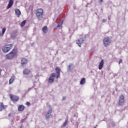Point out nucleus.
<instances>
[{
    "label": "nucleus",
    "mask_w": 128,
    "mask_h": 128,
    "mask_svg": "<svg viewBox=\"0 0 128 128\" xmlns=\"http://www.w3.org/2000/svg\"><path fill=\"white\" fill-rule=\"evenodd\" d=\"M42 30L44 34H46V32H48V26H44L42 28Z\"/></svg>",
    "instance_id": "16"
},
{
    "label": "nucleus",
    "mask_w": 128,
    "mask_h": 128,
    "mask_svg": "<svg viewBox=\"0 0 128 128\" xmlns=\"http://www.w3.org/2000/svg\"><path fill=\"white\" fill-rule=\"evenodd\" d=\"M10 98L12 102H18L20 100V98L13 94H10Z\"/></svg>",
    "instance_id": "7"
},
{
    "label": "nucleus",
    "mask_w": 128,
    "mask_h": 128,
    "mask_svg": "<svg viewBox=\"0 0 128 128\" xmlns=\"http://www.w3.org/2000/svg\"><path fill=\"white\" fill-rule=\"evenodd\" d=\"M52 112V109H50L48 112V114H50Z\"/></svg>",
    "instance_id": "25"
},
{
    "label": "nucleus",
    "mask_w": 128,
    "mask_h": 128,
    "mask_svg": "<svg viewBox=\"0 0 128 128\" xmlns=\"http://www.w3.org/2000/svg\"><path fill=\"white\" fill-rule=\"evenodd\" d=\"M56 72L58 74L56 76V78H60V67H56Z\"/></svg>",
    "instance_id": "8"
},
{
    "label": "nucleus",
    "mask_w": 128,
    "mask_h": 128,
    "mask_svg": "<svg viewBox=\"0 0 128 128\" xmlns=\"http://www.w3.org/2000/svg\"><path fill=\"white\" fill-rule=\"evenodd\" d=\"M110 42H112V40L108 37H106L103 40V44L104 46H108L110 44Z\"/></svg>",
    "instance_id": "3"
},
{
    "label": "nucleus",
    "mask_w": 128,
    "mask_h": 128,
    "mask_svg": "<svg viewBox=\"0 0 128 128\" xmlns=\"http://www.w3.org/2000/svg\"><path fill=\"white\" fill-rule=\"evenodd\" d=\"M66 124H68V120H66L63 124L62 126V128H64V126H66Z\"/></svg>",
    "instance_id": "22"
},
{
    "label": "nucleus",
    "mask_w": 128,
    "mask_h": 128,
    "mask_svg": "<svg viewBox=\"0 0 128 128\" xmlns=\"http://www.w3.org/2000/svg\"><path fill=\"white\" fill-rule=\"evenodd\" d=\"M84 82H86V78H82L80 82V84H84Z\"/></svg>",
    "instance_id": "21"
},
{
    "label": "nucleus",
    "mask_w": 128,
    "mask_h": 128,
    "mask_svg": "<svg viewBox=\"0 0 128 128\" xmlns=\"http://www.w3.org/2000/svg\"><path fill=\"white\" fill-rule=\"evenodd\" d=\"M56 20H58V18H56Z\"/></svg>",
    "instance_id": "35"
},
{
    "label": "nucleus",
    "mask_w": 128,
    "mask_h": 128,
    "mask_svg": "<svg viewBox=\"0 0 128 128\" xmlns=\"http://www.w3.org/2000/svg\"><path fill=\"white\" fill-rule=\"evenodd\" d=\"M14 76H12L9 80L10 84H11L14 82Z\"/></svg>",
    "instance_id": "18"
},
{
    "label": "nucleus",
    "mask_w": 128,
    "mask_h": 128,
    "mask_svg": "<svg viewBox=\"0 0 128 128\" xmlns=\"http://www.w3.org/2000/svg\"><path fill=\"white\" fill-rule=\"evenodd\" d=\"M84 38H80L78 40L76 44H78V46L80 47V46H82V44L84 42Z\"/></svg>",
    "instance_id": "12"
},
{
    "label": "nucleus",
    "mask_w": 128,
    "mask_h": 128,
    "mask_svg": "<svg viewBox=\"0 0 128 128\" xmlns=\"http://www.w3.org/2000/svg\"><path fill=\"white\" fill-rule=\"evenodd\" d=\"M12 4H14V0H10L8 6H7V10H8V8H10L12 6Z\"/></svg>",
    "instance_id": "11"
},
{
    "label": "nucleus",
    "mask_w": 128,
    "mask_h": 128,
    "mask_svg": "<svg viewBox=\"0 0 128 128\" xmlns=\"http://www.w3.org/2000/svg\"><path fill=\"white\" fill-rule=\"evenodd\" d=\"M68 68H69V70H70V65L68 66Z\"/></svg>",
    "instance_id": "32"
},
{
    "label": "nucleus",
    "mask_w": 128,
    "mask_h": 128,
    "mask_svg": "<svg viewBox=\"0 0 128 128\" xmlns=\"http://www.w3.org/2000/svg\"><path fill=\"white\" fill-rule=\"evenodd\" d=\"M54 78H56V73L53 72L51 74V76H50L48 82L49 84H52V82H54Z\"/></svg>",
    "instance_id": "4"
},
{
    "label": "nucleus",
    "mask_w": 128,
    "mask_h": 128,
    "mask_svg": "<svg viewBox=\"0 0 128 128\" xmlns=\"http://www.w3.org/2000/svg\"><path fill=\"white\" fill-rule=\"evenodd\" d=\"M18 56V49L14 48L9 54L6 55V58L7 60H12L14 56Z\"/></svg>",
    "instance_id": "1"
},
{
    "label": "nucleus",
    "mask_w": 128,
    "mask_h": 128,
    "mask_svg": "<svg viewBox=\"0 0 128 128\" xmlns=\"http://www.w3.org/2000/svg\"><path fill=\"white\" fill-rule=\"evenodd\" d=\"M120 62H122V59H120L119 62V64H120Z\"/></svg>",
    "instance_id": "28"
},
{
    "label": "nucleus",
    "mask_w": 128,
    "mask_h": 128,
    "mask_svg": "<svg viewBox=\"0 0 128 128\" xmlns=\"http://www.w3.org/2000/svg\"><path fill=\"white\" fill-rule=\"evenodd\" d=\"M6 28H4L2 29V34H4V32H6Z\"/></svg>",
    "instance_id": "24"
},
{
    "label": "nucleus",
    "mask_w": 128,
    "mask_h": 128,
    "mask_svg": "<svg viewBox=\"0 0 128 128\" xmlns=\"http://www.w3.org/2000/svg\"><path fill=\"white\" fill-rule=\"evenodd\" d=\"M104 59H102L99 64L98 70H102V68H104Z\"/></svg>",
    "instance_id": "9"
},
{
    "label": "nucleus",
    "mask_w": 128,
    "mask_h": 128,
    "mask_svg": "<svg viewBox=\"0 0 128 128\" xmlns=\"http://www.w3.org/2000/svg\"><path fill=\"white\" fill-rule=\"evenodd\" d=\"M66 97H63L62 100H66Z\"/></svg>",
    "instance_id": "31"
},
{
    "label": "nucleus",
    "mask_w": 128,
    "mask_h": 128,
    "mask_svg": "<svg viewBox=\"0 0 128 128\" xmlns=\"http://www.w3.org/2000/svg\"><path fill=\"white\" fill-rule=\"evenodd\" d=\"M36 16H44V10L42 8H38L36 11Z\"/></svg>",
    "instance_id": "5"
},
{
    "label": "nucleus",
    "mask_w": 128,
    "mask_h": 128,
    "mask_svg": "<svg viewBox=\"0 0 128 128\" xmlns=\"http://www.w3.org/2000/svg\"><path fill=\"white\" fill-rule=\"evenodd\" d=\"M32 72V71L30 70V69H28V68H26L24 70H23V74H25L26 76L28 74H30Z\"/></svg>",
    "instance_id": "10"
},
{
    "label": "nucleus",
    "mask_w": 128,
    "mask_h": 128,
    "mask_svg": "<svg viewBox=\"0 0 128 128\" xmlns=\"http://www.w3.org/2000/svg\"><path fill=\"white\" fill-rule=\"evenodd\" d=\"M50 116H52V114H46V120H48L50 118Z\"/></svg>",
    "instance_id": "23"
},
{
    "label": "nucleus",
    "mask_w": 128,
    "mask_h": 128,
    "mask_svg": "<svg viewBox=\"0 0 128 128\" xmlns=\"http://www.w3.org/2000/svg\"><path fill=\"white\" fill-rule=\"evenodd\" d=\"M26 106H30V102H28L26 103Z\"/></svg>",
    "instance_id": "26"
},
{
    "label": "nucleus",
    "mask_w": 128,
    "mask_h": 128,
    "mask_svg": "<svg viewBox=\"0 0 128 128\" xmlns=\"http://www.w3.org/2000/svg\"><path fill=\"white\" fill-rule=\"evenodd\" d=\"M12 44H6L2 48V52L6 54V52H8L12 48Z\"/></svg>",
    "instance_id": "2"
},
{
    "label": "nucleus",
    "mask_w": 128,
    "mask_h": 128,
    "mask_svg": "<svg viewBox=\"0 0 128 128\" xmlns=\"http://www.w3.org/2000/svg\"><path fill=\"white\" fill-rule=\"evenodd\" d=\"M5 106L4 105L3 102H0V112H2L4 110Z\"/></svg>",
    "instance_id": "14"
},
{
    "label": "nucleus",
    "mask_w": 128,
    "mask_h": 128,
    "mask_svg": "<svg viewBox=\"0 0 128 128\" xmlns=\"http://www.w3.org/2000/svg\"><path fill=\"white\" fill-rule=\"evenodd\" d=\"M64 24V20L60 21L58 24L57 28H60L62 26V24Z\"/></svg>",
    "instance_id": "20"
},
{
    "label": "nucleus",
    "mask_w": 128,
    "mask_h": 128,
    "mask_svg": "<svg viewBox=\"0 0 128 128\" xmlns=\"http://www.w3.org/2000/svg\"><path fill=\"white\" fill-rule=\"evenodd\" d=\"M71 66H72V64H71Z\"/></svg>",
    "instance_id": "34"
},
{
    "label": "nucleus",
    "mask_w": 128,
    "mask_h": 128,
    "mask_svg": "<svg viewBox=\"0 0 128 128\" xmlns=\"http://www.w3.org/2000/svg\"><path fill=\"white\" fill-rule=\"evenodd\" d=\"M104 2V0H98L99 4H102Z\"/></svg>",
    "instance_id": "27"
},
{
    "label": "nucleus",
    "mask_w": 128,
    "mask_h": 128,
    "mask_svg": "<svg viewBox=\"0 0 128 128\" xmlns=\"http://www.w3.org/2000/svg\"><path fill=\"white\" fill-rule=\"evenodd\" d=\"M26 22V20H24L20 24L21 28H24Z\"/></svg>",
    "instance_id": "19"
},
{
    "label": "nucleus",
    "mask_w": 128,
    "mask_h": 128,
    "mask_svg": "<svg viewBox=\"0 0 128 128\" xmlns=\"http://www.w3.org/2000/svg\"><path fill=\"white\" fill-rule=\"evenodd\" d=\"M2 69H0V76L2 74Z\"/></svg>",
    "instance_id": "29"
},
{
    "label": "nucleus",
    "mask_w": 128,
    "mask_h": 128,
    "mask_svg": "<svg viewBox=\"0 0 128 128\" xmlns=\"http://www.w3.org/2000/svg\"><path fill=\"white\" fill-rule=\"evenodd\" d=\"M102 22H106V20L103 19Z\"/></svg>",
    "instance_id": "30"
},
{
    "label": "nucleus",
    "mask_w": 128,
    "mask_h": 128,
    "mask_svg": "<svg viewBox=\"0 0 128 128\" xmlns=\"http://www.w3.org/2000/svg\"><path fill=\"white\" fill-rule=\"evenodd\" d=\"M113 124H114V126H115V124H114V123H113Z\"/></svg>",
    "instance_id": "33"
},
{
    "label": "nucleus",
    "mask_w": 128,
    "mask_h": 128,
    "mask_svg": "<svg viewBox=\"0 0 128 128\" xmlns=\"http://www.w3.org/2000/svg\"><path fill=\"white\" fill-rule=\"evenodd\" d=\"M124 97L123 95H121L120 96L118 104L119 106H124Z\"/></svg>",
    "instance_id": "6"
},
{
    "label": "nucleus",
    "mask_w": 128,
    "mask_h": 128,
    "mask_svg": "<svg viewBox=\"0 0 128 128\" xmlns=\"http://www.w3.org/2000/svg\"><path fill=\"white\" fill-rule=\"evenodd\" d=\"M24 110V106L23 105H20L18 107V110L22 112Z\"/></svg>",
    "instance_id": "17"
},
{
    "label": "nucleus",
    "mask_w": 128,
    "mask_h": 128,
    "mask_svg": "<svg viewBox=\"0 0 128 128\" xmlns=\"http://www.w3.org/2000/svg\"><path fill=\"white\" fill-rule=\"evenodd\" d=\"M15 12L16 16H20V10L16 8L15 9Z\"/></svg>",
    "instance_id": "15"
},
{
    "label": "nucleus",
    "mask_w": 128,
    "mask_h": 128,
    "mask_svg": "<svg viewBox=\"0 0 128 128\" xmlns=\"http://www.w3.org/2000/svg\"><path fill=\"white\" fill-rule=\"evenodd\" d=\"M28 64V60H26V58H22L21 60V64Z\"/></svg>",
    "instance_id": "13"
}]
</instances>
